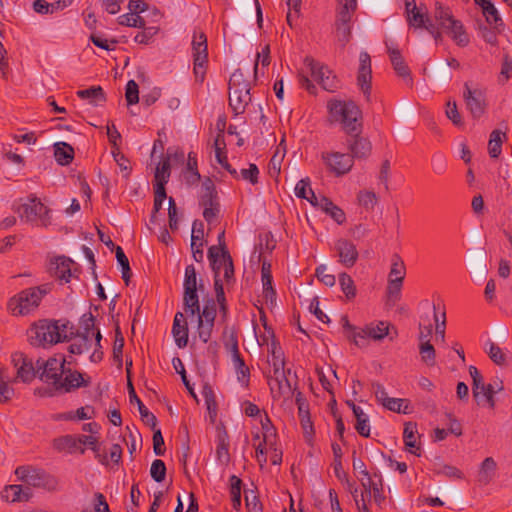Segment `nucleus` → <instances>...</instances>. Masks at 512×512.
Wrapping results in <instances>:
<instances>
[{
    "instance_id": "obj_37",
    "label": "nucleus",
    "mask_w": 512,
    "mask_h": 512,
    "mask_svg": "<svg viewBox=\"0 0 512 512\" xmlns=\"http://www.w3.org/2000/svg\"><path fill=\"white\" fill-rule=\"evenodd\" d=\"M295 194L299 198L308 200L313 206L315 202H319L320 199L315 195L310 187V181L308 178L301 179L295 187Z\"/></svg>"
},
{
    "instance_id": "obj_63",
    "label": "nucleus",
    "mask_w": 512,
    "mask_h": 512,
    "mask_svg": "<svg viewBox=\"0 0 512 512\" xmlns=\"http://www.w3.org/2000/svg\"><path fill=\"white\" fill-rule=\"evenodd\" d=\"M112 154L115 162L118 164L121 171L124 172V177H128L131 170L130 161L120 152L118 147L112 150Z\"/></svg>"
},
{
    "instance_id": "obj_47",
    "label": "nucleus",
    "mask_w": 512,
    "mask_h": 512,
    "mask_svg": "<svg viewBox=\"0 0 512 512\" xmlns=\"http://www.w3.org/2000/svg\"><path fill=\"white\" fill-rule=\"evenodd\" d=\"M225 147H226V143H225V139H224V134H223V131L220 130V132L217 134V136L214 140L216 159L220 165H222V164L227 165L228 160H227L226 152L224 151Z\"/></svg>"
},
{
    "instance_id": "obj_57",
    "label": "nucleus",
    "mask_w": 512,
    "mask_h": 512,
    "mask_svg": "<svg viewBox=\"0 0 512 512\" xmlns=\"http://www.w3.org/2000/svg\"><path fill=\"white\" fill-rule=\"evenodd\" d=\"M285 153L286 146L284 144V139H282L277 146L276 152L270 160V169H273L277 174L280 172V164L285 156Z\"/></svg>"
},
{
    "instance_id": "obj_26",
    "label": "nucleus",
    "mask_w": 512,
    "mask_h": 512,
    "mask_svg": "<svg viewBox=\"0 0 512 512\" xmlns=\"http://www.w3.org/2000/svg\"><path fill=\"white\" fill-rule=\"evenodd\" d=\"M314 206L320 207L338 224L344 223L346 219L344 211L326 197H320L319 202H315Z\"/></svg>"
},
{
    "instance_id": "obj_60",
    "label": "nucleus",
    "mask_w": 512,
    "mask_h": 512,
    "mask_svg": "<svg viewBox=\"0 0 512 512\" xmlns=\"http://www.w3.org/2000/svg\"><path fill=\"white\" fill-rule=\"evenodd\" d=\"M150 474H151V477L156 482H162L165 479V475H166L165 463L160 459L154 460L152 462V465L150 468Z\"/></svg>"
},
{
    "instance_id": "obj_45",
    "label": "nucleus",
    "mask_w": 512,
    "mask_h": 512,
    "mask_svg": "<svg viewBox=\"0 0 512 512\" xmlns=\"http://www.w3.org/2000/svg\"><path fill=\"white\" fill-rule=\"evenodd\" d=\"M234 367L237 372V378L238 380L244 384L245 386L249 383V377H250V371L247 365L245 364L243 358L240 355H236L234 358H232Z\"/></svg>"
},
{
    "instance_id": "obj_17",
    "label": "nucleus",
    "mask_w": 512,
    "mask_h": 512,
    "mask_svg": "<svg viewBox=\"0 0 512 512\" xmlns=\"http://www.w3.org/2000/svg\"><path fill=\"white\" fill-rule=\"evenodd\" d=\"M335 249L338 253L341 264L350 268L356 263L358 259V251L352 242L346 239H339L335 244Z\"/></svg>"
},
{
    "instance_id": "obj_46",
    "label": "nucleus",
    "mask_w": 512,
    "mask_h": 512,
    "mask_svg": "<svg viewBox=\"0 0 512 512\" xmlns=\"http://www.w3.org/2000/svg\"><path fill=\"white\" fill-rule=\"evenodd\" d=\"M262 283L264 294L266 298H272L275 296V291L272 287V275L270 270V264L263 263L262 265Z\"/></svg>"
},
{
    "instance_id": "obj_54",
    "label": "nucleus",
    "mask_w": 512,
    "mask_h": 512,
    "mask_svg": "<svg viewBox=\"0 0 512 512\" xmlns=\"http://www.w3.org/2000/svg\"><path fill=\"white\" fill-rule=\"evenodd\" d=\"M486 352L491 360L497 365H504L506 363V355L503 350L493 342L487 344Z\"/></svg>"
},
{
    "instance_id": "obj_20",
    "label": "nucleus",
    "mask_w": 512,
    "mask_h": 512,
    "mask_svg": "<svg viewBox=\"0 0 512 512\" xmlns=\"http://www.w3.org/2000/svg\"><path fill=\"white\" fill-rule=\"evenodd\" d=\"M173 337L179 348H184L188 343V327L183 313L177 312L172 327Z\"/></svg>"
},
{
    "instance_id": "obj_3",
    "label": "nucleus",
    "mask_w": 512,
    "mask_h": 512,
    "mask_svg": "<svg viewBox=\"0 0 512 512\" xmlns=\"http://www.w3.org/2000/svg\"><path fill=\"white\" fill-rule=\"evenodd\" d=\"M51 291V284H43L19 292L8 302V310L14 316H25L36 310L42 298Z\"/></svg>"
},
{
    "instance_id": "obj_61",
    "label": "nucleus",
    "mask_w": 512,
    "mask_h": 512,
    "mask_svg": "<svg viewBox=\"0 0 512 512\" xmlns=\"http://www.w3.org/2000/svg\"><path fill=\"white\" fill-rule=\"evenodd\" d=\"M336 35L338 42L345 47L351 39V27L349 24L336 23Z\"/></svg>"
},
{
    "instance_id": "obj_25",
    "label": "nucleus",
    "mask_w": 512,
    "mask_h": 512,
    "mask_svg": "<svg viewBox=\"0 0 512 512\" xmlns=\"http://www.w3.org/2000/svg\"><path fill=\"white\" fill-rule=\"evenodd\" d=\"M450 39L459 47H465L470 42V36L464 25L450 17Z\"/></svg>"
},
{
    "instance_id": "obj_42",
    "label": "nucleus",
    "mask_w": 512,
    "mask_h": 512,
    "mask_svg": "<svg viewBox=\"0 0 512 512\" xmlns=\"http://www.w3.org/2000/svg\"><path fill=\"white\" fill-rule=\"evenodd\" d=\"M405 277V265L398 255H394L389 272V281L403 282Z\"/></svg>"
},
{
    "instance_id": "obj_21",
    "label": "nucleus",
    "mask_w": 512,
    "mask_h": 512,
    "mask_svg": "<svg viewBox=\"0 0 512 512\" xmlns=\"http://www.w3.org/2000/svg\"><path fill=\"white\" fill-rule=\"evenodd\" d=\"M128 393H129V400L130 403H136L138 406L139 413L141 415L142 420L150 426L152 429L156 427L157 419L153 413H151L145 405L142 403V401L138 398L136 395L135 389L133 387V384L131 380H129L128 383Z\"/></svg>"
},
{
    "instance_id": "obj_33",
    "label": "nucleus",
    "mask_w": 512,
    "mask_h": 512,
    "mask_svg": "<svg viewBox=\"0 0 512 512\" xmlns=\"http://www.w3.org/2000/svg\"><path fill=\"white\" fill-rule=\"evenodd\" d=\"M216 457H217V460L222 465H227L230 461L229 436L226 431L219 432V434H218Z\"/></svg>"
},
{
    "instance_id": "obj_49",
    "label": "nucleus",
    "mask_w": 512,
    "mask_h": 512,
    "mask_svg": "<svg viewBox=\"0 0 512 512\" xmlns=\"http://www.w3.org/2000/svg\"><path fill=\"white\" fill-rule=\"evenodd\" d=\"M124 347V337L119 327L115 330V340L113 344V358L118 363V366H122V354Z\"/></svg>"
},
{
    "instance_id": "obj_38",
    "label": "nucleus",
    "mask_w": 512,
    "mask_h": 512,
    "mask_svg": "<svg viewBox=\"0 0 512 512\" xmlns=\"http://www.w3.org/2000/svg\"><path fill=\"white\" fill-rule=\"evenodd\" d=\"M495 473L496 463L492 458L488 457L481 464L478 479L481 483L487 484L494 478Z\"/></svg>"
},
{
    "instance_id": "obj_34",
    "label": "nucleus",
    "mask_w": 512,
    "mask_h": 512,
    "mask_svg": "<svg viewBox=\"0 0 512 512\" xmlns=\"http://www.w3.org/2000/svg\"><path fill=\"white\" fill-rule=\"evenodd\" d=\"M506 134L500 130H493L488 141V153L491 158H497L501 154L502 143Z\"/></svg>"
},
{
    "instance_id": "obj_14",
    "label": "nucleus",
    "mask_w": 512,
    "mask_h": 512,
    "mask_svg": "<svg viewBox=\"0 0 512 512\" xmlns=\"http://www.w3.org/2000/svg\"><path fill=\"white\" fill-rule=\"evenodd\" d=\"M389 328L390 324L384 321H380L376 325H367L360 332L353 335L352 341L355 345L361 346L358 338L365 339L369 337L373 340H382L385 336L389 335Z\"/></svg>"
},
{
    "instance_id": "obj_13",
    "label": "nucleus",
    "mask_w": 512,
    "mask_h": 512,
    "mask_svg": "<svg viewBox=\"0 0 512 512\" xmlns=\"http://www.w3.org/2000/svg\"><path fill=\"white\" fill-rule=\"evenodd\" d=\"M464 98L468 109L474 118H479L485 111L484 93L480 89H472L468 84L465 85Z\"/></svg>"
},
{
    "instance_id": "obj_19",
    "label": "nucleus",
    "mask_w": 512,
    "mask_h": 512,
    "mask_svg": "<svg viewBox=\"0 0 512 512\" xmlns=\"http://www.w3.org/2000/svg\"><path fill=\"white\" fill-rule=\"evenodd\" d=\"M72 265H74V261L68 257L60 256L56 257L53 262H51V273L61 281L68 283L70 278L73 276Z\"/></svg>"
},
{
    "instance_id": "obj_5",
    "label": "nucleus",
    "mask_w": 512,
    "mask_h": 512,
    "mask_svg": "<svg viewBox=\"0 0 512 512\" xmlns=\"http://www.w3.org/2000/svg\"><path fill=\"white\" fill-rule=\"evenodd\" d=\"M13 210L23 222L35 223L39 220L44 226L48 223L49 209L35 195H30L25 202L14 205Z\"/></svg>"
},
{
    "instance_id": "obj_6",
    "label": "nucleus",
    "mask_w": 512,
    "mask_h": 512,
    "mask_svg": "<svg viewBox=\"0 0 512 512\" xmlns=\"http://www.w3.org/2000/svg\"><path fill=\"white\" fill-rule=\"evenodd\" d=\"M304 63L309 67L311 77L317 81L323 89L329 92H334L338 89L339 81L327 67L321 65L311 57H306Z\"/></svg>"
},
{
    "instance_id": "obj_28",
    "label": "nucleus",
    "mask_w": 512,
    "mask_h": 512,
    "mask_svg": "<svg viewBox=\"0 0 512 512\" xmlns=\"http://www.w3.org/2000/svg\"><path fill=\"white\" fill-rule=\"evenodd\" d=\"M250 90L251 82L240 69L235 70L229 80V92L236 94L240 91L250 92Z\"/></svg>"
},
{
    "instance_id": "obj_32",
    "label": "nucleus",
    "mask_w": 512,
    "mask_h": 512,
    "mask_svg": "<svg viewBox=\"0 0 512 512\" xmlns=\"http://www.w3.org/2000/svg\"><path fill=\"white\" fill-rule=\"evenodd\" d=\"M199 288L184 289L183 293V304L186 312H189L192 316L196 315L200 311L199 297L197 290Z\"/></svg>"
},
{
    "instance_id": "obj_18",
    "label": "nucleus",
    "mask_w": 512,
    "mask_h": 512,
    "mask_svg": "<svg viewBox=\"0 0 512 512\" xmlns=\"http://www.w3.org/2000/svg\"><path fill=\"white\" fill-rule=\"evenodd\" d=\"M296 404L298 406V414L301 420L304 437L308 442H310L314 435V430L312 422L310 420L308 404L301 392H298L296 395Z\"/></svg>"
},
{
    "instance_id": "obj_30",
    "label": "nucleus",
    "mask_w": 512,
    "mask_h": 512,
    "mask_svg": "<svg viewBox=\"0 0 512 512\" xmlns=\"http://www.w3.org/2000/svg\"><path fill=\"white\" fill-rule=\"evenodd\" d=\"M475 3L481 7L482 13L489 24L498 27L502 24L498 10L490 0H474Z\"/></svg>"
},
{
    "instance_id": "obj_43",
    "label": "nucleus",
    "mask_w": 512,
    "mask_h": 512,
    "mask_svg": "<svg viewBox=\"0 0 512 512\" xmlns=\"http://www.w3.org/2000/svg\"><path fill=\"white\" fill-rule=\"evenodd\" d=\"M170 177V159L166 157L162 162H160L155 171V185H162L165 187V184L168 182Z\"/></svg>"
},
{
    "instance_id": "obj_8",
    "label": "nucleus",
    "mask_w": 512,
    "mask_h": 512,
    "mask_svg": "<svg viewBox=\"0 0 512 512\" xmlns=\"http://www.w3.org/2000/svg\"><path fill=\"white\" fill-rule=\"evenodd\" d=\"M67 362L66 358L63 355H60L59 358L53 357L49 358L46 362L37 360L36 365L38 371L42 369L40 374V379L45 382H52L55 384L60 376H63V372L65 371V363Z\"/></svg>"
},
{
    "instance_id": "obj_39",
    "label": "nucleus",
    "mask_w": 512,
    "mask_h": 512,
    "mask_svg": "<svg viewBox=\"0 0 512 512\" xmlns=\"http://www.w3.org/2000/svg\"><path fill=\"white\" fill-rule=\"evenodd\" d=\"M339 6L336 23L349 24L351 16L357 7V3L354 2L352 5L351 1L339 0Z\"/></svg>"
},
{
    "instance_id": "obj_44",
    "label": "nucleus",
    "mask_w": 512,
    "mask_h": 512,
    "mask_svg": "<svg viewBox=\"0 0 512 512\" xmlns=\"http://www.w3.org/2000/svg\"><path fill=\"white\" fill-rule=\"evenodd\" d=\"M91 347V340H88L87 335H77L74 342L68 347V351L72 355H81L88 351Z\"/></svg>"
},
{
    "instance_id": "obj_15",
    "label": "nucleus",
    "mask_w": 512,
    "mask_h": 512,
    "mask_svg": "<svg viewBox=\"0 0 512 512\" xmlns=\"http://www.w3.org/2000/svg\"><path fill=\"white\" fill-rule=\"evenodd\" d=\"M385 45L387 48V53L389 55L391 64L396 74L403 79H407L411 83V72L401 54V51L396 46H394L393 43H390L388 41L385 42Z\"/></svg>"
},
{
    "instance_id": "obj_58",
    "label": "nucleus",
    "mask_w": 512,
    "mask_h": 512,
    "mask_svg": "<svg viewBox=\"0 0 512 512\" xmlns=\"http://www.w3.org/2000/svg\"><path fill=\"white\" fill-rule=\"evenodd\" d=\"M184 289H192V288H199L202 290L203 285L200 284L197 286V276H196V270L193 265H188L185 268V276H184V283H183Z\"/></svg>"
},
{
    "instance_id": "obj_62",
    "label": "nucleus",
    "mask_w": 512,
    "mask_h": 512,
    "mask_svg": "<svg viewBox=\"0 0 512 512\" xmlns=\"http://www.w3.org/2000/svg\"><path fill=\"white\" fill-rule=\"evenodd\" d=\"M404 401L405 400L400 398L389 397L382 405L390 411L407 414L409 412L408 405L403 407Z\"/></svg>"
},
{
    "instance_id": "obj_64",
    "label": "nucleus",
    "mask_w": 512,
    "mask_h": 512,
    "mask_svg": "<svg viewBox=\"0 0 512 512\" xmlns=\"http://www.w3.org/2000/svg\"><path fill=\"white\" fill-rule=\"evenodd\" d=\"M316 277L326 286L332 287L335 285L336 279L333 274L328 273L325 265H320L316 268Z\"/></svg>"
},
{
    "instance_id": "obj_35",
    "label": "nucleus",
    "mask_w": 512,
    "mask_h": 512,
    "mask_svg": "<svg viewBox=\"0 0 512 512\" xmlns=\"http://www.w3.org/2000/svg\"><path fill=\"white\" fill-rule=\"evenodd\" d=\"M416 434H417L416 423H413V422L406 423L405 427H404V432H403L405 446L410 453L419 456V454L416 451V450H419V448L416 447Z\"/></svg>"
},
{
    "instance_id": "obj_1",
    "label": "nucleus",
    "mask_w": 512,
    "mask_h": 512,
    "mask_svg": "<svg viewBox=\"0 0 512 512\" xmlns=\"http://www.w3.org/2000/svg\"><path fill=\"white\" fill-rule=\"evenodd\" d=\"M74 335L69 322L40 320L28 330V339L33 346L53 345L66 341Z\"/></svg>"
},
{
    "instance_id": "obj_56",
    "label": "nucleus",
    "mask_w": 512,
    "mask_h": 512,
    "mask_svg": "<svg viewBox=\"0 0 512 512\" xmlns=\"http://www.w3.org/2000/svg\"><path fill=\"white\" fill-rule=\"evenodd\" d=\"M166 190L165 187L160 185H155V191H154V209L151 216V222H154L156 220V213L161 209L162 203L166 198Z\"/></svg>"
},
{
    "instance_id": "obj_53",
    "label": "nucleus",
    "mask_w": 512,
    "mask_h": 512,
    "mask_svg": "<svg viewBox=\"0 0 512 512\" xmlns=\"http://www.w3.org/2000/svg\"><path fill=\"white\" fill-rule=\"evenodd\" d=\"M271 385V391L273 393L274 397H280L283 394L290 392L291 386L289 381L286 379V376L284 375V378L279 377V379L273 378V382L270 383Z\"/></svg>"
},
{
    "instance_id": "obj_29",
    "label": "nucleus",
    "mask_w": 512,
    "mask_h": 512,
    "mask_svg": "<svg viewBox=\"0 0 512 512\" xmlns=\"http://www.w3.org/2000/svg\"><path fill=\"white\" fill-rule=\"evenodd\" d=\"M216 202L218 199L215 184L209 177H206L202 181L200 205L212 206Z\"/></svg>"
},
{
    "instance_id": "obj_27",
    "label": "nucleus",
    "mask_w": 512,
    "mask_h": 512,
    "mask_svg": "<svg viewBox=\"0 0 512 512\" xmlns=\"http://www.w3.org/2000/svg\"><path fill=\"white\" fill-rule=\"evenodd\" d=\"M54 157L58 164L65 166L74 159V149L66 142H57L53 145Z\"/></svg>"
},
{
    "instance_id": "obj_48",
    "label": "nucleus",
    "mask_w": 512,
    "mask_h": 512,
    "mask_svg": "<svg viewBox=\"0 0 512 512\" xmlns=\"http://www.w3.org/2000/svg\"><path fill=\"white\" fill-rule=\"evenodd\" d=\"M363 486L366 487V484L363 483ZM365 489L368 491L370 496L373 497L377 505H381L385 500V496L382 493V480H379V483H376L372 479L368 478V489Z\"/></svg>"
},
{
    "instance_id": "obj_51",
    "label": "nucleus",
    "mask_w": 512,
    "mask_h": 512,
    "mask_svg": "<svg viewBox=\"0 0 512 512\" xmlns=\"http://www.w3.org/2000/svg\"><path fill=\"white\" fill-rule=\"evenodd\" d=\"M339 283L347 299H352L355 297L356 287L354 285V281L347 273H341L339 275Z\"/></svg>"
},
{
    "instance_id": "obj_16",
    "label": "nucleus",
    "mask_w": 512,
    "mask_h": 512,
    "mask_svg": "<svg viewBox=\"0 0 512 512\" xmlns=\"http://www.w3.org/2000/svg\"><path fill=\"white\" fill-rule=\"evenodd\" d=\"M359 134L360 133L349 134L350 138L348 139V147L351 152L350 156L352 157V160L354 158H367L371 153L372 146L370 141Z\"/></svg>"
},
{
    "instance_id": "obj_23",
    "label": "nucleus",
    "mask_w": 512,
    "mask_h": 512,
    "mask_svg": "<svg viewBox=\"0 0 512 512\" xmlns=\"http://www.w3.org/2000/svg\"><path fill=\"white\" fill-rule=\"evenodd\" d=\"M32 496L30 488L23 489L21 485H8L1 492V497L10 502L28 501Z\"/></svg>"
},
{
    "instance_id": "obj_59",
    "label": "nucleus",
    "mask_w": 512,
    "mask_h": 512,
    "mask_svg": "<svg viewBox=\"0 0 512 512\" xmlns=\"http://www.w3.org/2000/svg\"><path fill=\"white\" fill-rule=\"evenodd\" d=\"M402 284L403 282L388 281L387 303L389 305H394L400 299Z\"/></svg>"
},
{
    "instance_id": "obj_9",
    "label": "nucleus",
    "mask_w": 512,
    "mask_h": 512,
    "mask_svg": "<svg viewBox=\"0 0 512 512\" xmlns=\"http://www.w3.org/2000/svg\"><path fill=\"white\" fill-rule=\"evenodd\" d=\"M322 159L329 167V169L336 175H343L348 173L353 166L352 157L348 154H342L338 152L332 154L323 153Z\"/></svg>"
},
{
    "instance_id": "obj_22",
    "label": "nucleus",
    "mask_w": 512,
    "mask_h": 512,
    "mask_svg": "<svg viewBox=\"0 0 512 512\" xmlns=\"http://www.w3.org/2000/svg\"><path fill=\"white\" fill-rule=\"evenodd\" d=\"M52 446L58 452L71 454L80 451V453H84V448L79 446L78 438L72 435H64L55 438L52 441Z\"/></svg>"
},
{
    "instance_id": "obj_41",
    "label": "nucleus",
    "mask_w": 512,
    "mask_h": 512,
    "mask_svg": "<svg viewBox=\"0 0 512 512\" xmlns=\"http://www.w3.org/2000/svg\"><path fill=\"white\" fill-rule=\"evenodd\" d=\"M94 322H95V318H94V316L91 313L84 314L82 319H81V323H82V327H83V332L80 335H87L88 336V340H91V336L94 335L95 339H96L97 345H100V341H101L102 336H101V333H100L99 330H97L96 333L93 332Z\"/></svg>"
},
{
    "instance_id": "obj_7",
    "label": "nucleus",
    "mask_w": 512,
    "mask_h": 512,
    "mask_svg": "<svg viewBox=\"0 0 512 512\" xmlns=\"http://www.w3.org/2000/svg\"><path fill=\"white\" fill-rule=\"evenodd\" d=\"M90 384V377H85V374L77 370L66 368L63 376L55 381L54 388L58 393H70L80 387H87Z\"/></svg>"
},
{
    "instance_id": "obj_12",
    "label": "nucleus",
    "mask_w": 512,
    "mask_h": 512,
    "mask_svg": "<svg viewBox=\"0 0 512 512\" xmlns=\"http://www.w3.org/2000/svg\"><path fill=\"white\" fill-rule=\"evenodd\" d=\"M12 363L17 369V379L22 382H31L36 376V369L32 361L23 353L16 352L12 355Z\"/></svg>"
},
{
    "instance_id": "obj_24",
    "label": "nucleus",
    "mask_w": 512,
    "mask_h": 512,
    "mask_svg": "<svg viewBox=\"0 0 512 512\" xmlns=\"http://www.w3.org/2000/svg\"><path fill=\"white\" fill-rule=\"evenodd\" d=\"M251 100L252 96L250 92L240 91V93L236 94L229 92V106L236 116L246 111Z\"/></svg>"
},
{
    "instance_id": "obj_52",
    "label": "nucleus",
    "mask_w": 512,
    "mask_h": 512,
    "mask_svg": "<svg viewBox=\"0 0 512 512\" xmlns=\"http://www.w3.org/2000/svg\"><path fill=\"white\" fill-rule=\"evenodd\" d=\"M473 396L478 404L488 405L489 407L494 406V399L491 393L488 391L486 384L481 386L479 389H473Z\"/></svg>"
},
{
    "instance_id": "obj_31",
    "label": "nucleus",
    "mask_w": 512,
    "mask_h": 512,
    "mask_svg": "<svg viewBox=\"0 0 512 512\" xmlns=\"http://www.w3.org/2000/svg\"><path fill=\"white\" fill-rule=\"evenodd\" d=\"M192 49L194 61H207V38L203 32L194 35Z\"/></svg>"
},
{
    "instance_id": "obj_2",
    "label": "nucleus",
    "mask_w": 512,
    "mask_h": 512,
    "mask_svg": "<svg viewBox=\"0 0 512 512\" xmlns=\"http://www.w3.org/2000/svg\"><path fill=\"white\" fill-rule=\"evenodd\" d=\"M328 110L330 121L341 123L348 134L361 132V111L353 101L331 100Z\"/></svg>"
},
{
    "instance_id": "obj_11",
    "label": "nucleus",
    "mask_w": 512,
    "mask_h": 512,
    "mask_svg": "<svg viewBox=\"0 0 512 512\" xmlns=\"http://www.w3.org/2000/svg\"><path fill=\"white\" fill-rule=\"evenodd\" d=\"M359 69L357 76V84L368 98L371 92V80H372V70H371V58L367 52H361L359 56Z\"/></svg>"
},
{
    "instance_id": "obj_36",
    "label": "nucleus",
    "mask_w": 512,
    "mask_h": 512,
    "mask_svg": "<svg viewBox=\"0 0 512 512\" xmlns=\"http://www.w3.org/2000/svg\"><path fill=\"white\" fill-rule=\"evenodd\" d=\"M78 97L88 99L91 104L98 105L106 101L105 93L100 86H93L85 90L77 91Z\"/></svg>"
},
{
    "instance_id": "obj_55",
    "label": "nucleus",
    "mask_w": 512,
    "mask_h": 512,
    "mask_svg": "<svg viewBox=\"0 0 512 512\" xmlns=\"http://www.w3.org/2000/svg\"><path fill=\"white\" fill-rule=\"evenodd\" d=\"M198 315V320L201 319L203 322H208L214 324L216 318V305L214 300H209L205 304L202 313H196Z\"/></svg>"
},
{
    "instance_id": "obj_10",
    "label": "nucleus",
    "mask_w": 512,
    "mask_h": 512,
    "mask_svg": "<svg viewBox=\"0 0 512 512\" xmlns=\"http://www.w3.org/2000/svg\"><path fill=\"white\" fill-rule=\"evenodd\" d=\"M407 16V22L409 26L413 28H425L427 31H429L434 39L438 41L441 39V32L438 31V28H436V25L433 24L430 19L427 16V13L423 11L422 7H419L418 9L414 10L413 12H410L406 14Z\"/></svg>"
},
{
    "instance_id": "obj_4",
    "label": "nucleus",
    "mask_w": 512,
    "mask_h": 512,
    "mask_svg": "<svg viewBox=\"0 0 512 512\" xmlns=\"http://www.w3.org/2000/svg\"><path fill=\"white\" fill-rule=\"evenodd\" d=\"M17 479L34 488H41L55 492L59 487V480L54 475L34 466H19L15 470Z\"/></svg>"
},
{
    "instance_id": "obj_50",
    "label": "nucleus",
    "mask_w": 512,
    "mask_h": 512,
    "mask_svg": "<svg viewBox=\"0 0 512 512\" xmlns=\"http://www.w3.org/2000/svg\"><path fill=\"white\" fill-rule=\"evenodd\" d=\"M358 201L366 210H373L378 203V197L375 192L365 190L359 192Z\"/></svg>"
},
{
    "instance_id": "obj_40",
    "label": "nucleus",
    "mask_w": 512,
    "mask_h": 512,
    "mask_svg": "<svg viewBox=\"0 0 512 512\" xmlns=\"http://www.w3.org/2000/svg\"><path fill=\"white\" fill-rule=\"evenodd\" d=\"M353 414L356 418L355 429L363 437L370 436V426L368 424V416L360 407H353Z\"/></svg>"
}]
</instances>
